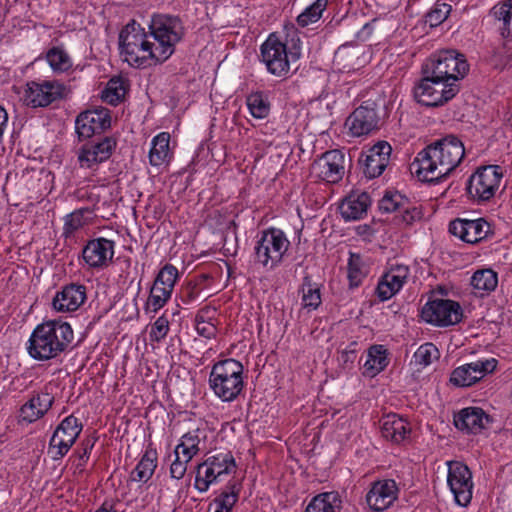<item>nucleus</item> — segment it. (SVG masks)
I'll return each instance as SVG.
<instances>
[{
  "label": "nucleus",
  "instance_id": "obj_29",
  "mask_svg": "<svg viewBox=\"0 0 512 512\" xmlns=\"http://www.w3.org/2000/svg\"><path fill=\"white\" fill-rule=\"evenodd\" d=\"M491 14L498 22V30L501 36L512 40V0L495 5Z\"/></svg>",
  "mask_w": 512,
  "mask_h": 512
},
{
  "label": "nucleus",
  "instance_id": "obj_17",
  "mask_svg": "<svg viewBox=\"0 0 512 512\" xmlns=\"http://www.w3.org/2000/svg\"><path fill=\"white\" fill-rule=\"evenodd\" d=\"M375 106L373 102H365L348 117L346 125L353 136L368 135L379 129L380 119Z\"/></svg>",
  "mask_w": 512,
  "mask_h": 512
},
{
  "label": "nucleus",
  "instance_id": "obj_49",
  "mask_svg": "<svg viewBox=\"0 0 512 512\" xmlns=\"http://www.w3.org/2000/svg\"><path fill=\"white\" fill-rule=\"evenodd\" d=\"M451 12V5L437 2L433 8L426 14V23L431 27H436L443 23Z\"/></svg>",
  "mask_w": 512,
  "mask_h": 512
},
{
  "label": "nucleus",
  "instance_id": "obj_52",
  "mask_svg": "<svg viewBox=\"0 0 512 512\" xmlns=\"http://www.w3.org/2000/svg\"><path fill=\"white\" fill-rule=\"evenodd\" d=\"M399 213L401 214L400 221L406 225H412L423 217L421 206L412 205L408 198H406V203L401 207Z\"/></svg>",
  "mask_w": 512,
  "mask_h": 512
},
{
  "label": "nucleus",
  "instance_id": "obj_43",
  "mask_svg": "<svg viewBox=\"0 0 512 512\" xmlns=\"http://www.w3.org/2000/svg\"><path fill=\"white\" fill-rule=\"evenodd\" d=\"M327 4L328 0H316L297 17V24L300 27H306L316 23L321 18Z\"/></svg>",
  "mask_w": 512,
  "mask_h": 512
},
{
  "label": "nucleus",
  "instance_id": "obj_51",
  "mask_svg": "<svg viewBox=\"0 0 512 512\" xmlns=\"http://www.w3.org/2000/svg\"><path fill=\"white\" fill-rule=\"evenodd\" d=\"M85 212H88V209H79L65 217V223L63 227V235L65 237L71 236L75 231H77L85 224Z\"/></svg>",
  "mask_w": 512,
  "mask_h": 512
},
{
  "label": "nucleus",
  "instance_id": "obj_62",
  "mask_svg": "<svg viewBox=\"0 0 512 512\" xmlns=\"http://www.w3.org/2000/svg\"><path fill=\"white\" fill-rule=\"evenodd\" d=\"M85 464L86 462L79 460L78 463L76 464V469L79 472H82L84 470Z\"/></svg>",
  "mask_w": 512,
  "mask_h": 512
},
{
  "label": "nucleus",
  "instance_id": "obj_28",
  "mask_svg": "<svg viewBox=\"0 0 512 512\" xmlns=\"http://www.w3.org/2000/svg\"><path fill=\"white\" fill-rule=\"evenodd\" d=\"M387 350L383 345H373L369 348L367 359L363 364L364 374L374 377L388 365Z\"/></svg>",
  "mask_w": 512,
  "mask_h": 512
},
{
  "label": "nucleus",
  "instance_id": "obj_46",
  "mask_svg": "<svg viewBox=\"0 0 512 512\" xmlns=\"http://www.w3.org/2000/svg\"><path fill=\"white\" fill-rule=\"evenodd\" d=\"M440 356L439 350L433 343L422 344L414 353L413 359L415 365L428 366L433 360L438 359Z\"/></svg>",
  "mask_w": 512,
  "mask_h": 512
},
{
  "label": "nucleus",
  "instance_id": "obj_37",
  "mask_svg": "<svg viewBox=\"0 0 512 512\" xmlns=\"http://www.w3.org/2000/svg\"><path fill=\"white\" fill-rule=\"evenodd\" d=\"M125 94V81L121 77H113L102 91L101 98L111 105H117L124 99Z\"/></svg>",
  "mask_w": 512,
  "mask_h": 512
},
{
  "label": "nucleus",
  "instance_id": "obj_34",
  "mask_svg": "<svg viewBox=\"0 0 512 512\" xmlns=\"http://www.w3.org/2000/svg\"><path fill=\"white\" fill-rule=\"evenodd\" d=\"M246 104L251 115L256 119H264L270 113L271 105L263 92L257 91L248 95Z\"/></svg>",
  "mask_w": 512,
  "mask_h": 512
},
{
  "label": "nucleus",
  "instance_id": "obj_56",
  "mask_svg": "<svg viewBox=\"0 0 512 512\" xmlns=\"http://www.w3.org/2000/svg\"><path fill=\"white\" fill-rule=\"evenodd\" d=\"M385 274L391 276V279H395L396 282L400 281L404 284L409 275V268L403 264H392Z\"/></svg>",
  "mask_w": 512,
  "mask_h": 512
},
{
  "label": "nucleus",
  "instance_id": "obj_21",
  "mask_svg": "<svg viewBox=\"0 0 512 512\" xmlns=\"http://www.w3.org/2000/svg\"><path fill=\"white\" fill-rule=\"evenodd\" d=\"M116 139L110 136L102 138L94 144L84 145L79 154L78 161L82 168H92L110 158L116 148Z\"/></svg>",
  "mask_w": 512,
  "mask_h": 512
},
{
  "label": "nucleus",
  "instance_id": "obj_55",
  "mask_svg": "<svg viewBox=\"0 0 512 512\" xmlns=\"http://www.w3.org/2000/svg\"><path fill=\"white\" fill-rule=\"evenodd\" d=\"M191 459L181 458V454H175V460L170 467V474L172 478L177 480L182 479L187 471V464Z\"/></svg>",
  "mask_w": 512,
  "mask_h": 512
},
{
  "label": "nucleus",
  "instance_id": "obj_33",
  "mask_svg": "<svg viewBox=\"0 0 512 512\" xmlns=\"http://www.w3.org/2000/svg\"><path fill=\"white\" fill-rule=\"evenodd\" d=\"M199 429L189 431L181 437L180 443L176 446L174 454H181L183 458L192 459L200 451Z\"/></svg>",
  "mask_w": 512,
  "mask_h": 512
},
{
  "label": "nucleus",
  "instance_id": "obj_16",
  "mask_svg": "<svg viewBox=\"0 0 512 512\" xmlns=\"http://www.w3.org/2000/svg\"><path fill=\"white\" fill-rule=\"evenodd\" d=\"M64 86L57 81L30 82L24 94V102L33 108L46 107L62 98Z\"/></svg>",
  "mask_w": 512,
  "mask_h": 512
},
{
  "label": "nucleus",
  "instance_id": "obj_36",
  "mask_svg": "<svg viewBox=\"0 0 512 512\" xmlns=\"http://www.w3.org/2000/svg\"><path fill=\"white\" fill-rule=\"evenodd\" d=\"M206 466H211L220 476L229 474L236 468L235 459L230 451L219 452L205 460Z\"/></svg>",
  "mask_w": 512,
  "mask_h": 512
},
{
  "label": "nucleus",
  "instance_id": "obj_63",
  "mask_svg": "<svg viewBox=\"0 0 512 512\" xmlns=\"http://www.w3.org/2000/svg\"><path fill=\"white\" fill-rule=\"evenodd\" d=\"M290 56H291L292 60H297L300 57V52L299 51L290 52Z\"/></svg>",
  "mask_w": 512,
  "mask_h": 512
},
{
  "label": "nucleus",
  "instance_id": "obj_15",
  "mask_svg": "<svg viewBox=\"0 0 512 512\" xmlns=\"http://www.w3.org/2000/svg\"><path fill=\"white\" fill-rule=\"evenodd\" d=\"M391 151L388 142L379 141L363 152L358 161L363 174L369 179L379 177L389 164Z\"/></svg>",
  "mask_w": 512,
  "mask_h": 512
},
{
  "label": "nucleus",
  "instance_id": "obj_25",
  "mask_svg": "<svg viewBox=\"0 0 512 512\" xmlns=\"http://www.w3.org/2000/svg\"><path fill=\"white\" fill-rule=\"evenodd\" d=\"M54 397L49 393H38L28 400L20 409V417L23 421L32 423L43 417L51 408Z\"/></svg>",
  "mask_w": 512,
  "mask_h": 512
},
{
  "label": "nucleus",
  "instance_id": "obj_7",
  "mask_svg": "<svg viewBox=\"0 0 512 512\" xmlns=\"http://www.w3.org/2000/svg\"><path fill=\"white\" fill-rule=\"evenodd\" d=\"M459 90L457 83H447L422 75L420 81L414 86V98L421 105L438 107L455 97Z\"/></svg>",
  "mask_w": 512,
  "mask_h": 512
},
{
  "label": "nucleus",
  "instance_id": "obj_60",
  "mask_svg": "<svg viewBox=\"0 0 512 512\" xmlns=\"http://www.w3.org/2000/svg\"><path fill=\"white\" fill-rule=\"evenodd\" d=\"M8 122V114L6 110L0 106V142L2 141L4 130Z\"/></svg>",
  "mask_w": 512,
  "mask_h": 512
},
{
  "label": "nucleus",
  "instance_id": "obj_39",
  "mask_svg": "<svg viewBox=\"0 0 512 512\" xmlns=\"http://www.w3.org/2000/svg\"><path fill=\"white\" fill-rule=\"evenodd\" d=\"M498 284L497 273L492 269H483L476 271L471 278V285L476 290L490 292Z\"/></svg>",
  "mask_w": 512,
  "mask_h": 512
},
{
  "label": "nucleus",
  "instance_id": "obj_58",
  "mask_svg": "<svg viewBox=\"0 0 512 512\" xmlns=\"http://www.w3.org/2000/svg\"><path fill=\"white\" fill-rule=\"evenodd\" d=\"M95 441L92 439H85L81 443L82 451L78 453V460L87 462L90 456V452L94 447Z\"/></svg>",
  "mask_w": 512,
  "mask_h": 512
},
{
  "label": "nucleus",
  "instance_id": "obj_14",
  "mask_svg": "<svg viewBox=\"0 0 512 512\" xmlns=\"http://www.w3.org/2000/svg\"><path fill=\"white\" fill-rule=\"evenodd\" d=\"M111 126L109 110L103 107L81 112L75 121V129L79 140H85L95 134L102 133Z\"/></svg>",
  "mask_w": 512,
  "mask_h": 512
},
{
  "label": "nucleus",
  "instance_id": "obj_2",
  "mask_svg": "<svg viewBox=\"0 0 512 512\" xmlns=\"http://www.w3.org/2000/svg\"><path fill=\"white\" fill-rule=\"evenodd\" d=\"M465 148L455 135H447L434 141L421 150L412 167L425 182H440L447 178L461 163Z\"/></svg>",
  "mask_w": 512,
  "mask_h": 512
},
{
  "label": "nucleus",
  "instance_id": "obj_5",
  "mask_svg": "<svg viewBox=\"0 0 512 512\" xmlns=\"http://www.w3.org/2000/svg\"><path fill=\"white\" fill-rule=\"evenodd\" d=\"M469 71L463 54L455 50H443L433 54L422 65V75H427L447 83H457Z\"/></svg>",
  "mask_w": 512,
  "mask_h": 512
},
{
  "label": "nucleus",
  "instance_id": "obj_3",
  "mask_svg": "<svg viewBox=\"0 0 512 512\" xmlns=\"http://www.w3.org/2000/svg\"><path fill=\"white\" fill-rule=\"evenodd\" d=\"M74 333L69 323L61 320H49L36 326L29 345V355L39 361L58 357L70 346Z\"/></svg>",
  "mask_w": 512,
  "mask_h": 512
},
{
  "label": "nucleus",
  "instance_id": "obj_41",
  "mask_svg": "<svg viewBox=\"0 0 512 512\" xmlns=\"http://www.w3.org/2000/svg\"><path fill=\"white\" fill-rule=\"evenodd\" d=\"M46 59L50 67L57 72H64L72 67L70 56L61 47H53L49 49L46 53Z\"/></svg>",
  "mask_w": 512,
  "mask_h": 512
},
{
  "label": "nucleus",
  "instance_id": "obj_9",
  "mask_svg": "<svg viewBox=\"0 0 512 512\" xmlns=\"http://www.w3.org/2000/svg\"><path fill=\"white\" fill-rule=\"evenodd\" d=\"M262 62L269 73L277 77H286L290 71V62L286 44L272 33L260 47Z\"/></svg>",
  "mask_w": 512,
  "mask_h": 512
},
{
  "label": "nucleus",
  "instance_id": "obj_13",
  "mask_svg": "<svg viewBox=\"0 0 512 512\" xmlns=\"http://www.w3.org/2000/svg\"><path fill=\"white\" fill-rule=\"evenodd\" d=\"M345 155L334 149L323 153L312 166V173L319 179L328 183H338L345 173Z\"/></svg>",
  "mask_w": 512,
  "mask_h": 512
},
{
  "label": "nucleus",
  "instance_id": "obj_32",
  "mask_svg": "<svg viewBox=\"0 0 512 512\" xmlns=\"http://www.w3.org/2000/svg\"><path fill=\"white\" fill-rule=\"evenodd\" d=\"M170 135L162 132L152 140V147L149 152L150 164L159 166L166 161L169 155Z\"/></svg>",
  "mask_w": 512,
  "mask_h": 512
},
{
  "label": "nucleus",
  "instance_id": "obj_42",
  "mask_svg": "<svg viewBox=\"0 0 512 512\" xmlns=\"http://www.w3.org/2000/svg\"><path fill=\"white\" fill-rule=\"evenodd\" d=\"M171 294L172 291L169 289L159 286L157 283H153L146 302V309L151 310L152 312H157L170 299Z\"/></svg>",
  "mask_w": 512,
  "mask_h": 512
},
{
  "label": "nucleus",
  "instance_id": "obj_24",
  "mask_svg": "<svg viewBox=\"0 0 512 512\" xmlns=\"http://www.w3.org/2000/svg\"><path fill=\"white\" fill-rule=\"evenodd\" d=\"M370 204L371 199L368 193H353L343 200L339 209L345 221H355L367 213Z\"/></svg>",
  "mask_w": 512,
  "mask_h": 512
},
{
  "label": "nucleus",
  "instance_id": "obj_23",
  "mask_svg": "<svg viewBox=\"0 0 512 512\" xmlns=\"http://www.w3.org/2000/svg\"><path fill=\"white\" fill-rule=\"evenodd\" d=\"M86 300V287L71 283L58 291L52 300V306L57 312L76 311Z\"/></svg>",
  "mask_w": 512,
  "mask_h": 512
},
{
  "label": "nucleus",
  "instance_id": "obj_47",
  "mask_svg": "<svg viewBox=\"0 0 512 512\" xmlns=\"http://www.w3.org/2000/svg\"><path fill=\"white\" fill-rule=\"evenodd\" d=\"M406 203V197L399 192H386L385 195L378 203V208L381 213H392L400 211L401 207Z\"/></svg>",
  "mask_w": 512,
  "mask_h": 512
},
{
  "label": "nucleus",
  "instance_id": "obj_30",
  "mask_svg": "<svg viewBox=\"0 0 512 512\" xmlns=\"http://www.w3.org/2000/svg\"><path fill=\"white\" fill-rule=\"evenodd\" d=\"M157 466V452L154 449L146 450L141 460L131 473L133 481L146 483L153 475Z\"/></svg>",
  "mask_w": 512,
  "mask_h": 512
},
{
  "label": "nucleus",
  "instance_id": "obj_22",
  "mask_svg": "<svg viewBox=\"0 0 512 512\" xmlns=\"http://www.w3.org/2000/svg\"><path fill=\"white\" fill-rule=\"evenodd\" d=\"M492 418L480 407H466L454 415V425L466 433L478 434L488 428Z\"/></svg>",
  "mask_w": 512,
  "mask_h": 512
},
{
  "label": "nucleus",
  "instance_id": "obj_57",
  "mask_svg": "<svg viewBox=\"0 0 512 512\" xmlns=\"http://www.w3.org/2000/svg\"><path fill=\"white\" fill-rule=\"evenodd\" d=\"M196 330L199 335L209 339L215 335L216 327L210 322H205L202 324H197Z\"/></svg>",
  "mask_w": 512,
  "mask_h": 512
},
{
  "label": "nucleus",
  "instance_id": "obj_44",
  "mask_svg": "<svg viewBox=\"0 0 512 512\" xmlns=\"http://www.w3.org/2000/svg\"><path fill=\"white\" fill-rule=\"evenodd\" d=\"M221 476L216 474L211 466H206L205 461L197 466L195 488L199 492H206L212 483L217 482Z\"/></svg>",
  "mask_w": 512,
  "mask_h": 512
},
{
  "label": "nucleus",
  "instance_id": "obj_59",
  "mask_svg": "<svg viewBox=\"0 0 512 512\" xmlns=\"http://www.w3.org/2000/svg\"><path fill=\"white\" fill-rule=\"evenodd\" d=\"M357 344L355 342L350 344V348L343 350L341 352L339 360L344 364L347 365L348 363H353L356 359V350L352 347H355Z\"/></svg>",
  "mask_w": 512,
  "mask_h": 512
},
{
  "label": "nucleus",
  "instance_id": "obj_8",
  "mask_svg": "<svg viewBox=\"0 0 512 512\" xmlns=\"http://www.w3.org/2000/svg\"><path fill=\"white\" fill-rule=\"evenodd\" d=\"M290 243L280 229L270 228L262 233L254 248L256 262L270 269L279 265Z\"/></svg>",
  "mask_w": 512,
  "mask_h": 512
},
{
  "label": "nucleus",
  "instance_id": "obj_6",
  "mask_svg": "<svg viewBox=\"0 0 512 512\" xmlns=\"http://www.w3.org/2000/svg\"><path fill=\"white\" fill-rule=\"evenodd\" d=\"M502 176V169L498 165L478 167L466 183L468 198L477 204L488 202L495 196Z\"/></svg>",
  "mask_w": 512,
  "mask_h": 512
},
{
  "label": "nucleus",
  "instance_id": "obj_20",
  "mask_svg": "<svg viewBox=\"0 0 512 512\" xmlns=\"http://www.w3.org/2000/svg\"><path fill=\"white\" fill-rule=\"evenodd\" d=\"M449 232L464 242L474 244L487 237L490 232V224L483 218L455 219L449 224Z\"/></svg>",
  "mask_w": 512,
  "mask_h": 512
},
{
  "label": "nucleus",
  "instance_id": "obj_18",
  "mask_svg": "<svg viewBox=\"0 0 512 512\" xmlns=\"http://www.w3.org/2000/svg\"><path fill=\"white\" fill-rule=\"evenodd\" d=\"M115 242L103 237L89 240L82 250L85 263L93 269L107 267L114 256Z\"/></svg>",
  "mask_w": 512,
  "mask_h": 512
},
{
  "label": "nucleus",
  "instance_id": "obj_27",
  "mask_svg": "<svg viewBox=\"0 0 512 512\" xmlns=\"http://www.w3.org/2000/svg\"><path fill=\"white\" fill-rule=\"evenodd\" d=\"M342 500L338 492L320 493L312 498L305 512H340Z\"/></svg>",
  "mask_w": 512,
  "mask_h": 512
},
{
  "label": "nucleus",
  "instance_id": "obj_48",
  "mask_svg": "<svg viewBox=\"0 0 512 512\" xmlns=\"http://www.w3.org/2000/svg\"><path fill=\"white\" fill-rule=\"evenodd\" d=\"M59 435L58 432L54 431L48 446V454L53 460L62 459L73 446L65 439L60 438Z\"/></svg>",
  "mask_w": 512,
  "mask_h": 512
},
{
  "label": "nucleus",
  "instance_id": "obj_54",
  "mask_svg": "<svg viewBox=\"0 0 512 512\" xmlns=\"http://www.w3.org/2000/svg\"><path fill=\"white\" fill-rule=\"evenodd\" d=\"M201 293V289L196 283L189 282L181 290V301L185 305H190L197 301Z\"/></svg>",
  "mask_w": 512,
  "mask_h": 512
},
{
  "label": "nucleus",
  "instance_id": "obj_4",
  "mask_svg": "<svg viewBox=\"0 0 512 512\" xmlns=\"http://www.w3.org/2000/svg\"><path fill=\"white\" fill-rule=\"evenodd\" d=\"M243 371L238 360L227 358L216 362L209 375L211 390L224 402L234 401L244 388Z\"/></svg>",
  "mask_w": 512,
  "mask_h": 512
},
{
  "label": "nucleus",
  "instance_id": "obj_12",
  "mask_svg": "<svg viewBox=\"0 0 512 512\" xmlns=\"http://www.w3.org/2000/svg\"><path fill=\"white\" fill-rule=\"evenodd\" d=\"M447 483L454 495L455 501L466 506L472 499V473L467 465L459 461H449Z\"/></svg>",
  "mask_w": 512,
  "mask_h": 512
},
{
  "label": "nucleus",
  "instance_id": "obj_26",
  "mask_svg": "<svg viewBox=\"0 0 512 512\" xmlns=\"http://www.w3.org/2000/svg\"><path fill=\"white\" fill-rule=\"evenodd\" d=\"M381 433L385 439L400 443L410 433V428L402 418L389 414L381 420Z\"/></svg>",
  "mask_w": 512,
  "mask_h": 512
},
{
  "label": "nucleus",
  "instance_id": "obj_53",
  "mask_svg": "<svg viewBox=\"0 0 512 512\" xmlns=\"http://www.w3.org/2000/svg\"><path fill=\"white\" fill-rule=\"evenodd\" d=\"M169 331V321L165 317H159L151 327L149 336L152 341L160 342Z\"/></svg>",
  "mask_w": 512,
  "mask_h": 512
},
{
  "label": "nucleus",
  "instance_id": "obj_10",
  "mask_svg": "<svg viewBox=\"0 0 512 512\" xmlns=\"http://www.w3.org/2000/svg\"><path fill=\"white\" fill-rule=\"evenodd\" d=\"M421 316L427 323L446 327L459 323L463 317V310L454 300L434 299L423 306Z\"/></svg>",
  "mask_w": 512,
  "mask_h": 512
},
{
  "label": "nucleus",
  "instance_id": "obj_38",
  "mask_svg": "<svg viewBox=\"0 0 512 512\" xmlns=\"http://www.w3.org/2000/svg\"><path fill=\"white\" fill-rule=\"evenodd\" d=\"M82 429V423L78 420V418L74 417L73 415H69L63 419L61 423L56 427L55 432L60 434V438L65 439L67 442L73 445L79 437Z\"/></svg>",
  "mask_w": 512,
  "mask_h": 512
},
{
  "label": "nucleus",
  "instance_id": "obj_19",
  "mask_svg": "<svg viewBox=\"0 0 512 512\" xmlns=\"http://www.w3.org/2000/svg\"><path fill=\"white\" fill-rule=\"evenodd\" d=\"M398 496V487L394 480L376 481L366 494V503L375 512L388 509Z\"/></svg>",
  "mask_w": 512,
  "mask_h": 512
},
{
  "label": "nucleus",
  "instance_id": "obj_45",
  "mask_svg": "<svg viewBox=\"0 0 512 512\" xmlns=\"http://www.w3.org/2000/svg\"><path fill=\"white\" fill-rule=\"evenodd\" d=\"M392 277L384 274L378 282L376 287V294L380 301L389 300L392 296H394L402 287L403 283L397 281L395 279H391Z\"/></svg>",
  "mask_w": 512,
  "mask_h": 512
},
{
  "label": "nucleus",
  "instance_id": "obj_31",
  "mask_svg": "<svg viewBox=\"0 0 512 512\" xmlns=\"http://www.w3.org/2000/svg\"><path fill=\"white\" fill-rule=\"evenodd\" d=\"M240 488L236 483L227 487L209 504V510L214 506V512H231L239 498Z\"/></svg>",
  "mask_w": 512,
  "mask_h": 512
},
{
  "label": "nucleus",
  "instance_id": "obj_35",
  "mask_svg": "<svg viewBox=\"0 0 512 512\" xmlns=\"http://www.w3.org/2000/svg\"><path fill=\"white\" fill-rule=\"evenodd\" d=\"M302 291V302L303 307L308 308L310 310L317 309L321 304V293L320 287L316 283H312V279L310 276H305L303 278V283L301 285Z\"/></svg>",
  "mask_w": 512,
  "mask_h": 512
},
{
  "label": "nucleus",
  "instance_id": "obj_61",
  "mask_svg": "<svg viewBox=\"0 0 512 512\" xmlns=\"http://www.w3.org/2000/svg\"><path fill=\"white\" fill-rule=\"evenodd\" d=\"M207 322L204 318V315H203V310L199 311L197 314H196V317H195V323L196 325L197 324H202V323H205Z\"/></svg>",
  "mask_w": 512,
  "mask_h": 512
},
{
  "label": "nucleus",
  "instance_id": "obj_50",
  "mask_svg": "<svg viewBox=\"0 0 512 512\" xmlns=\"http://www.w3.org/2000/svg\"><path fill=\"white\" fill-rule=\"evenodd\" d=\"M177 278H178L177 268L171 264H166L158 272V274L154 280V283H157V284H159V286L165 287L173 292Z\"/></svg>",
  "mask_w": 512,
  "mask_h": 512
},
{
  "label": "nucleus",
  "instance_id": "obj_1",
  "mask_svg": "<svg viewBox=\"0 0 512 512\" xmlns=\"http://www.w3.org/2000/svg\"><path fill=\"white\" fill-rule=\"evenodd\" d=\"M148 27L149 32H145L132 20L119 34L121 54L131 66L146 68L165 62L184 35L182 21L177 16L153 15Z\"/></svg>",
  "mask_w": 512,
  "mask_h": 512
},
{
  "label": "nucleus",
  "instance_id": "obj_11",
  "mask_svg": "<svg viewBox=\"0 0 512 512\" xmlns=\"http://www.w3.org/2000/svg\"><path fill=\"white\" fill-rule=\"evenodd\" d=\"M495 358L477 360L456 367L450 374L449 382L458 388H467L494 372L497 367Z\"/></svg>",
  "mask_w": 512,
  "mask_h": 512
},
{
  "label": "nucleus",
  "instance_id": "obj_40",
  "mask_svg": "<svg viewBox=\"0 0 512 512\" xmlns=\"http://www.w3.org/2000/svg\"><path fill=\"white\" fill-rule=\"evenodd\" d=\"M347 269L350 287H358L366 276L364 264L359 254L350 252Z\"/></svg>",
  "mask_w": 512,
  "mask_h": 512
},
{
  "label": "nucleus",
  "instance_id": "obj_64",
  "mask_svg": "<svg viewBox=\"0 0 512 512\" xmlns=\"http://www.w3.org/2000/svg\"><path fill=\"white\" fill-rule=\"evenodd\" d=\"M96 512H115V511H113L112 509L100 508Z\"/></svg>",
  "mask_w": 512,
  "mask_h": 512
}]
</instances>
